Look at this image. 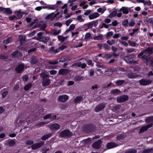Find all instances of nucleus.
<instances>
[{"label":"nucleus","instance_id":"obj_28","mask_svg":"<svg viewBox=\"0 0 153 153\" xmlns=\"http://www.w3.org/2000/svg\"><path fill=\"white\" fill-rule=\"evenodd\" d=\"M16 14L17 15V19H20L22 17V16L21 15L22 14H26L24 12H21V10H19L16 12Z\"/></svg>","mask_w":153,"mask_h":153},{"label":"nucleus","instance_id":"obj_60","mask_svg":"<svg viewBox=\"0 0 153 153\" xmlns=\"http://www.w3.org/2000/svg\"><path fill=\"white\" fill-rule=\"evenodd\" d=\"M151 1H150L149 0L148 1H144L143 4L144 6H145L146 5L147 6H149L151 5Z\"/></svg>","mask_w":153,"mask_h":153},{"label":"nucleus","instance_id":"obj_34","mask_svg":"<svg viewBox=\"0 0 153 153\" xmlns=\"http://www.w3.org/2000/svg\"><path fill=\"white\" fill-rule=\"evenodd\" d=\"M61 32V30H52L51 31V34L53 35H56L59 33Z\"/></svg>","mask_w":153,"mask_h":153},{"label":"nucleus","instance_id":"obj_23","mask_svg":"<svg viewBox=\"0 0 153 153\" xmlns=\"http://www.w3.org/2000/svg\"><path fill=\"white\" fill-rule=\"evenodd\" d=\"M124 59L128 63H134V61L132 60L131 58L128 56H125L124 57Z\"/></svg>","mask_w":153,"mask_h":153},{"label":"nucleus","instance_id":"obj_62","mask_svg":"<svg viewBox=\"0 0 153 153\" xmlns=\"http://www.w3.org/2000/svg\"><path fill=\"white\" fill-rule=\"evenodd\" d=\"M22 79L23 81L26 82L28 80V77L27 75H25L22 77Z\"/></svg>","mask_w":153,"mask_h":153},{"label":"nucleus","instance_id":"obj_25","mask_svg":"<svg viewBox=\"0 0 153 153\" xmlns=\"http://www.w3.org/2000/svg\"><path fill=\"white\" fill-rule=\"evenodd\" d=\"M99 14L97 13H94L89 16V18L90 19H93L98 17Z\"/></svg>","mask_w":153,"mask_h":153},{"label":"nucleus","instance_id":"obj_4","mask_svg":"<svg viewBox=\"0 0 153 153\" xmlns=\"http://www.w3.org/2000/svg\"><path fill=\"white\" fill-rule=\"evenodd\" d=\"M152 82V81L150 79H143L139 80L140 84L142 85H146Z\"/></svg>","mask_w":153,"mask_h":153},{"label":"nucleus","instance_id":"obj_63","mask_svg":"<svg viewBox=\"0 0 153 153\" xmlns=\"http://www.w3.org/2000/svg\"><path fill=\"white\" fill-rule=\"evenodd\" d=\"M103 47L105 50H109V46L107 44H103Z\"/></svg>","mask_w":153,"mask_h":153},{"label":"nucleus","instance_id":"obj_26","mask_svg":"<svg viewBox=\"0 0 153 153\" xmlns=\"http://www.w3.org/2000/svg\"><path fill=\"white\" fill-rule=\"evenodd\" d=\"M40 77H42V80L49 78V75L48 74L45 73L44 72H42L40 74Z\"/></svg>","mask_w":153,"mask_h":153},{"label":"nucleus","instance_id":"obj_29","mask_svg":"<svg viewBox=\"0 0 153 153\" xmlns=\"http://www.w3.org/2000/svg\"><path fill=\"white\" fill-rule=\"evenodd\" d=\"M137 152L136 149H131L126 150L124 153H137Z\"/></svg>","mask_w":153,"mask_h":153},{"label":"nucleus","instance_id":"obj_7","mask_svg":"<svg viewBox=\"0 0 153 153\" xmlns=\"http://www.w3.org/2000/svg\"><path fill=\"white\" fill-rule=\"evenodd\" d=\"M25 65L23 64L19 65L15 68V71L17 73H20L23 71L24 70Z\"/></svg>","mask_w":153,"mask_h":153},{"label":"nucleus","instance_id":"obj_18","mask_svg":"<svg viewBox=\"0 0 153 153\" xmlns=\"http://www.w3.org/2000/svg\"><path fill=\"white\" fill-rule=\"evenodd\" d=\"M69 71L67 69L62 68L59 70L58 74L61 75L67 74L69 73Z\"/></svg>","mask_w":153,"mask_h":153},{"label":"nucleus","instance_id":"obj_19","mask_svg":"<svg viewBox=\"0 0 153 153\" xmlns=\"http://www.w3.org/2000/svg\"><path fill=\"white\" fill-rule=\"evenodd\" d=\"M49 52L52 54H56L59 52V49H55L53 47H51L49 49Z\"/></svg>","mask_w":153,"mask_h":153},{"label":"nucleus","instance_id":"obj_8","mask_svg":"<svg viewBox=\"0 0 153 153\" xmlns=\"http://www.w3.org/2000/svg\"><path fill=\"white\" fill-rule=\"evenodd\" d=\"M30 63L31 64L37 65L40 66L42 64L39 62L38 59L35 57L33 56L30 59Z\"/></svg>","mask_w":153,"mask_h":153},{"label":"nucleus","instance_id":"obj_13","mask_svg":"<svg viewBox=\"0 0 153 153\" xmlns=\"http://www.w3.org/2000/svg\"><path fill=\"white\" fill-rule=\"evenodd\" d=\"M118 146L117 144L114 142H110L107 143L106 146L107 149H109Z\"/></svg>","mask_w":153,"mask_h":153},{"label":"nucleus","instance_id":"obj_14","mask_svg":"<svg viewBox=\"0 0 153 153\" xmlns=\"http://www.w3.org/2000/svg\"><path fill=\"white\" fill-rule=\"evenodd\" d=\"M50 38L48 36H45L42 37H38L37 40L39 42H46L48 41L50 39Z\"/></svg>","mask_w":153,"mask_h":153},{"label":"nucleus","instance_id":"obj_44","mask_svg":"<svg viewBox=\"0 0 153 153\" xmlns=\"http://www.w3.org/2000/svg\"><path fill=\"white\" fill-rule=\"evenodd\" d=\"M128 43L130 46L133 47L135 46L137 44L136 42H132L129 40L128 41Z\"/></svg>","mask_w":153,"mask_h":153},{"label":"nucleus","instance_id":"obj_45","mask_svg":"<svg viewBox=\"0 0 153 153\" xmlns=\"http://www.w3.org/2000/svg\"><path fill=\"white\" fill-rule=\"evenodd\" d=\"M46 124V123L43 122H41L39 123L36 125V126L38 127H42L43 126L44 124Z\"/></svg>","mask_w":153,"mask_h":153},{"label":"nucleus","instance_id":"obj_6","mask_svg":"<svg viewBox=\"0 0 153 153\" xmlns=\"http://www.w3.org/2000/svg\"><path fill=\"white\" fill-rule=\"evenodd\" d=\"M105 104L102 103L98 105L94 109L95 111L97 112L102 110L105 108Z\"/></svg>","mask_w":153,"mask_h":153},{"label":"nucleus","instance_id":"obj_47","mask_svg":"<svg viewBox=\"0 0 153 153\" xmlns=\"http://www.w3.org/2000/svg\"><path fill=\"white\" fill-rule=\"evenodd\" d=\"M152 57H147L146 60L145 61V62H144L146 64V65H148V64L149 63H150V59H152Z\"/></svg>","mask_w":153,"mask_h":153},{"label":"nucleus","instance_id":"obj_54","mask_svg":"<svg viewBox=\"0 0 153 153\" xmlns=\"http://www.w3.org/2000/svg\"><path fill=\"white\" fill-rule=\"evenodd\" d=\"M77 19L80 22H82L84 21V19L82 18L81 15H80L78 16L77 18Z\"/></svg>","mask_w":153,"mask_h":153},{"label":"nucleus","instance_id":"obj_16","mask_svg":"<svg viewBox=\"0 0 153 153\" xmlns=\"http://www.w3.org/2000/svg\"><path fill=\"white\" fill-rule=\"evenodd\" d=\"M49 128L52 130H56L59 128L60 126L57 123H54L49 125Z\"/></svg>","mask_w":153,"mask_h":153},{"label":"nucleus","instance_id":"obj_12","mask_svg":"<svg viewBox=\"0 0 153 153\" xmlns=\"http://www.w3.org/2000/svg\"><path fill=\"white\" fill-rule=\"evenodd\" d=\"M146 123L152 124V127L153 126V116H151L147 117L145 120Z\"/></svg>","mask_w":153,"mask_h":153},{"label":"nucleus","instance_id":"obj_46","mask_svg":"<svg viewBox=\"0 0 153 153\" xmlns=\"http://www.w3.org/2000/svg\"><path fill=\"white\" fill-rule=\"evenodd\" d=\"M152 149L150 148L149 149H147L144 150L143 151V153H149L150 152H152Z\"/></svg>","mask_w":153,"mask_h":153},{"label":"nucleus","instance_id":"obj_37","mask_svg":"<svg viewBox=\"0 0 153 153\" xmlns=\"http://www.w3.org/2000/svg\"><path fill=\"white\" fill-rule=\"evenodd\" d=\"M84 78V76H78L74 77V80L75 81H80L83 80Z\"/></svg>","mask_w":153,"mask_h":153},{"label":"nucleus","instance_id":"obj_15","mask_svg":"<svg viewBox=\"0 0 153 153\" xmlns=\"http://www.w3.org/2000/svg\"><path fill=\"white\" fill-rule=\"evenodd\" d=\"M22 56V53L18 51H16L11 54V56L14 57H20Z\"/></svg>","mask_w":153,"mask_h":153},{"label":"nucleus","instance_id":"obj_22","mask_svg":"<svg viewBox=\"0 0 153 153\" xmlns=\"http://www.w3.org/2000/svg\"><path fill=\"white\" fill-rule=\"evenodd\" d=\"M83 100L82 96H79L76 97L74 100L75 103L77 104Z\"/></svg>","mask_w":153,"mask_h":153},{"label":"nucleus","instance_id":"obj_5","mask_svg":"<svg viewBox=\"0 0 153 153\" xmlns=\"http://www.w3.org/2000/svg\"><path fill=\"white\" fill-rule=\"evenodd\" d=\"M102 141L101 140H99L98 141L92 144L93 147L95 149H98L100 148Z\"/></svg>","mask_w":153,"mask_h":153},{"label":"nucleus","instance_id":"obj_55","mask_svg":"<svg viewBox=\"0 0 153 153\" xmlns=\"http://www.w3.org/2000/svg\"><path fill=\"white\" fill-rule=\"evenodd\" d=\"M126 51L128 53H132L134 52L135 50V49L134 48H127L125 49Z\"/></svg>","mask_w":153,"mask_h":153},{"label":"nucleus","instance_id":"obj_3","mask_svg":"<svg viewBox=\"0 0 153 153\" xmlns=\"http://www.w3.org/2000/svg\"><path fill=\"white\" fill-rule=\"evenodd\" d=\"M128 97L126 95H123L117 98V100L118 102H122L127 101L128 99Z\"/></svg>","mask_w":153,"mask_h":153},{"label":"nucleus","instance_id":"obj_61","mask_svg":"<svg viewBox=\"0 0 153 153\" xmlns=\"http://www.w3.org/2000/svg\"><path fill=\"white\" fill-rule=\"evenodd\" d=\"M62 24L61 22H57L53 25L54 27H61L62 26Z\"/></svg>","mask_w":153,"mask_h":153},{"label":"nucleus","instance_id":"obj_11","mask_svg":"<svg viewBox=\"0 0 153 153\" xmlns=\"http://www.w3.org/2000/svg\"><path fill=\"white\" fill-rule=\"evenodd\" d=\"M152 124H148L146 126H142L140 129L139 132L140 133H142L144 131L147 130L148 129L152 127Z\"/></svg>","mask_w":153,"mask_h":153},{"label":"nucleus","instance_id":"obj_2","mask_svg":"<svg viewBox=\"0 0 153 153\" xmlns=\"http://www.w3.org/2000/svg\"><path fill=\"white\" fill-rule=\"evenodd\" d=\"M72 133L68 129H66L59 133V136L61 137L66 138L72 136Z\"/></svg>","mask_w":153,"mask_h":153},{"label":"nucleus","instance_id":"obj_43","mask_svg":"<svg viewBox=\"0 0 153 153\" xmlns=\"http://www.w3.org/2000/svg\"><path fill=\"white\" fill-rule=\"evenodd\" d=\"M48 63L50 65H56L58 63V59L53 61H49Z\"/></svg>","mask_w":153,"mask_h":153},{"label":"nucleus","instance_id":"obj_20","mask_svg":"<svg viewBox=\"0 0 153 153\" xmlns=\"http://www.w3.org/2000/svg\"><path fill=\"white\" fill-rule=\"evenodd\" d=\"M51 83V80L48 78L42 80V85L46 86L49 85Z\"/></svg>","mask_w":153,"mask_h":153},{"label":"nucleus","instance_id":"obj_9","mask_svg":"<svg viewBox=\"0 0 153 153\" xmlns=\"http://www.w3.org/2000/svg\"><path fill=\"white\" fill-rule=\"evenodd\" d=\"M44 143V142L42 141L39 143L33 144L31 146L32 149L35 150L42 146Z\"/></svg>","mask_w":153,"mask_h":153},{"label":"nucleus","instance_id":"obj_36","mask_svg":"<svg viewBox=\"0 0 153 153\" xmlns=\"http://www.w3.org/2000/svg\"><path fill=\"white\" fill-rule=\"evenodd\" d=\"M58 38L59 41H61L62 42H63L65 40L67 39L68 37H62V36L59 35L58 36Z\"/></svg>","mask_w":153,"mask_h":153},{"label":"nucleus","instance_id":"obj_58","mask_svg":"<svg viewBox=\"0 0 153 153\" xmlns=\"http://www.w3.org/2000/svg\"><path fill=\"white\" fill-rule=\"evenodd\" d=\"M148 56H148L146 54H145V55H143L141 57V59L143 62H144Z\"/></svg>","mask_w":153,"mask_h":153},{"label":"nucleus","instance_id":"obj_57","mask_svg":"<svg viewBox=\"0 0 153 153\" xmlns=\"http://www.w3.org/2000/svg\"><path fill=\"white\" fill-rule=\"evenodd\" d=\"M51 116V114H49L44 116L43 117V119L44 120H46L49 118L50 119Z\"/></svg>","mask_w":153,"mask_h":153},{"label":"nucleus","instance_id":"obj_17","mask_svg":"<svg viewBox=\"0 0 153 153\" xmlns=\"http://www.w3.org/2000/svg\"><path fill=\"white\" fill-rule=\"evenodd\" d=\"M68 97L66 95L60 96L59 97V100L62 102H64L66 101Z\"/></svg>","mask_w":153,"mask_h":153},{"label":"nucleus","instance_id":"obj_51","mask_svg":"<svg viewBox=\"0 0 153 153\" xmlns=\"http://www.w3.org/2000/svg\"><path fill=\"white\" fill-rule=\"evenodd\" d=\"M121 106L120 105H118L114 107L113 108V110L115 111L118 109H119L121 107Z\"/></svg>","mask_w":153,"mask_h":153},{"label":"nucleus","instance_id":"obj_49","mask_svg":"<svg viewBox=\"0 0 153 153\" xmlns=\"http://www.w3.org/2000/svg\"><path fill=\"white\" fill-rule=\"evenodd\" d=\"M15 143V141L14 140H12L9 142L8 144L10 146H13L14 145Z\"/></svg>","mask_w":153,"mask_h":153},{"label":"nucleus","instance_id":"obj_33","mask_svg":"<svg viewBox=\"0 0 153 153\" xmlns=\"http://www.w3.org/2000/svg\"><path fill=\"white\" fill-rule=\"evenodd\" d=\"M125 82L124 80H117L115 82L117 86H119L122 85Z\"/></svg>","mask_w":153,"mask_h":153},{"label":"nucleus","instance_id":"obj_41","mask_svg":"<svg viewBox=\"0 0 153 153\" xmlns=\"http://www.w3.org/2000/svg\"><path fill=\"white\" fill-rule=\"evenodd\" d=\"M128 19H126L122 22V25L125 27H128Z\"/></svg>","mask_w":153,"mask_h":153},{"label":"nucleus","instance_id":"obj_32","mask_svg":"<svg viewBox=\"0 0 153 153\" xmlns=\"http://www.w3.org/2000/svg\"><path fill=\"white\" fill-rule=\"evenodd\" d=\"M59 59V61L60 62H63L68 60H71V59L69 58L66 57H62Z\"/></svg>","mask_w":153,"mask_h":153},{"label":"nucleus","instance_id":"obj_56","mask_svg":"<svg viewBox=\"0 0 153 153\" xmlns=\"http://www.w3.org/2000/svg\"><path fill=\"white\" fill-rule=\"evenodd\" d=\"M8 58V56H7L5 55L4 54H1L0 55V59H7Z\"/></svg>","mask_w":153,"mask_h":153},{"label":"nucleus","instance_id":"obj_59","mask_svg":"<svg viewBox=\"0 0 153 153\" xmlns=\"http://www.w3.org/2000/svg\"><path fill=\"white\" fill-rule=\"evenodd\" d=\"M102 37V35L101 34H100L99 36L95 37L94 38V39L95 40H99L101 39Z\"/></svg>","mask_w":153,"mask_h":153},{"label":"nucleus","instance_id":"obj_31","mask_svg":"<svg viewBox=\"0 0 153 153\" xmlns=\"http://www.w3.org/2000/svg\"><path fill=\"white\" fill-rule=\"evenodd\" d=\"M54 14V13H52L49 14L45 17V19L47 20L50 19L51 20H53L54 19L53 16Z\"/></svg>","mask_w":153,"mask_h":153},{"label":"nucleus","instance_id":"obj_10","mask_svg":"<svg viewBox=\"0 0 153 153\" xmlns=\"http://www.w3.org/2000/svg\"><path fill=\"white\" fill-rule=\"evenodd\" d=\"M145 54L149 56L153 53V47H149L144 50Z\"/></svg>","mask_w":153,"mask_h":153},{"label":"nucleus","instance_id":"obj_48","mask_svg":"<svg viewBox=\"0 0 153 153\" xmlns=\"http://www.w3.org/2000/svg\"><path fill=\"white\" fill-rule=\"evenodd\" d=\"M113 35V33L112 31H110L108 32L106 35V38L107 39L109 38L110 36H111Z\"/></svg>","mask_w":153,"mask_h":153},{"label":"nucleus","instance_id":"obj_35","mask_svg":"<svg viewBox=\"0 0 153 153\" xmlns=\"http://www.w3.org/2000/svg\"><path fill=\"white\" fill-rule=\"evenodd\" d=\"M4 13L7 15H10L12 13V11L10 8H4Z\"/></svg>","mask_w":153,"mask_h":153},{"label":"nucleus","instance_id":"obj_64","mask_svg":"<svg viewBox=\"0 0 153 153\" xmlns=\"http://www.w3.org/2000/svg\"><path fill=\"white\" fill-rule=\"evenodd\" d=\"M115 42V41L112 39L111 41H109V40H108L107 41V42L109 45H111L113 44Z\"/></svg>","mask_w":153,"mask_h":153},{"label":"nucleus","instance_id":"obj_24","mask_svg":"<svg viewBox=\"0 0 153 153\" xmlns=\"http://www.w3.org/2000/svg\"><path fill=\"white\" fill-rule=\"evenodd\" d=\"M19 39L21 44L24 43L25 41L26 37L23 35H20L19 36Z\"/></svg>","mask_w":153,"mask_h":153},{"label":"nucleus","instance_id":"obj_40","mask_svg":"<svg viewBox=\"0 0 153 153\" xmlns=\"http://www.w3.org/2000/svg\"><path fill=\"white\" fill-rule=\"evenodd\" d=\"M126 137V135L123 134H120L117 137V139L118 140L123 139Z\"/></svg>","mask_w":153,"mask_h":153},{"label":"nucleus","instance_id":"obj_21","mask_svg":"<svg viewBox=\"0 0 153 153\" xmlns=\"http://www.w3.org/2000/svg\"><path fill=\"white\" fill-rule=\"evenodd\" d=\"M130 9V8H128L126 7H122L119 11H122L123 13L124 14H128V13L129 10Z\"/></svg>","mask_w":153,"mask_h":153},{"label":"nucleus","instance_id":"obj_1","mask_svg":"<svg viewBox=\"0 0 153 153\" xmlns=\"http://www.w3.org/2000/svg\"><path fill=\"white\" fill-rule=\"evenodd\" d=\"M84 131L87 133L94 132L96 130V127L94 125L89 124L86 125L84 128Z\"/></svg>","mask_w":153,"mask_h":153},{"label":"nucleus","instance_id":"obj_27","mask_svg":"<svg viewBox=\"0 0 153 153\" xmlns=\"http://www.w3.org/2000/svg\"><path fill=\"white\" fill-rule=\"evenodd\" d=\"M52 134V133H48L43 136L41 138L42 140H45L51 137Z\"/></svg>","mask_w":153,"mask_h":153},{"label":"nucleus","instance_id":"obj_52","mask_svg":"<svg viewBox=\"0 0 153 153\" xmlns=\"http://www.w3.org/2000/svg\"><path fill=\"white\" fill-rule=\"evenodd\" d=\"M12 38L9 37L7 38V39L4 40L3 41V42L5 44L9 43L11 40Z\"/></svg>","mask_w":153,"mask_h":153},{"label":"nucleus","instance_id":"obj_42","mask_svg":"<svg viewBox=\"0 0 153 153\" xmlns=\"http://www.w3.org/2000/svg\"><path fill=\"white\" fill-rule=\"evenodd\" d=\"M117 14V12L116 11H113L109 15V18H111L114 17Z\"/></svg>","mask_w":153,"mask_h":153},{"label":"nucleus","instance_id":"obj_50","mask_svg":"<svg viewBox=\"0 0 153 153\" xmlns=\"http://www.w3.org/2000/svg\"><path fill=\"white\" fill-rule=\"evenodd\" d=\"M31 86V84L29 83L26 85L24 88V89L25 91H27L29 90Z\"/></svg>","mask_w":153,"mask_h":153},{"label":"nucleus","instance_id":"obj_38","mask_svg":"<svg viewBox=\"0 0 153 153\" xmlns=\"http://www.w3.org/2000/svg\"><path fill=\"white\" fill-rule=\"evenodd\" d=\"M45 9H47L48 10H54L55 9V7L53 5H48L46 6H44Z\"/></svg>","mask_w":153,"mask_h":153},{"label":"nucleus","instance_id":"obj_30","mask_svg":"<svg viewBox=\"0 0 153 153\" xmlns=\"http://www.w3.org/2000/svg\"><path fill=\"white\" fill-rule=\"evenodd\" d=\"M121 91L118 89H115L111 91V94L114 95H119Z\"/></svg>","mask_w":153,"mask_h":153},{"label":"nucleus","instance_id":"obj_53","mask_svg":"<svg viewBox=\"0 0 153 153\" xmlns=\"http://www.w3.org/2000/svg\"><path fill=\"white\" fill-rule=\"evenodd\" d=\"M115 71V68L113 69H106L105 71V72H110L111 73H113Z\"/></svg>","mask_w":153,"mask_h":153},{"label":"nucleus","instance_id":"obj_39","mask_svg":"<svg viewBox=\"0 0 153 153\" xmlns=\"http://www.w3.org/2000/svg\"><path fill=\"white\" fill-rule=\"evenodd\" d=\"M127 76L128 77L130 78H135L137 76L135 74L132 73L128 74Z\"/></svg>","mask_w":153,"mask_h":153}]
</instances>
